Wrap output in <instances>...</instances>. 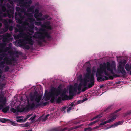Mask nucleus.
Here are the masks:
<instances>
[{
  "instance_id": "nucleus-1",
  "label": "nucleus",
  "mask_w": 131,
  "mask_h": 131,
  "mask_svg": "<svg viewBox=\"0 0 131 131\" xmlns=\"http://www.w3.org/2000/svg\"><path fill=\"white\" fill-rule=\"evenodd\" d=\"M87 72L85 75L83 79H81L80 81L78 89V91L81 90L82 86L84 87L82 89V91L84 92L88 88H90L94 85V78L93 74L91 73V69L89 67L86 68Z\"/></svg>"
},
{
  "instance_id": "nucleus-2",
  "label": "nucleus",
  "mask_w": 131,
  "mask_h": 131,
  "mask_svg": "<svg viewBox=\"0 0 131 131\" xmlns=\"http://www.w3.org/2000/svg\"><path fill=\"white\" fill-rule=\"evenodd\" d=\"M61 89L59 87L57 88L54 87H52L50 90V92H48L47 90H46L45 93V100L47 101L50 100L51 97L50 101L51 103H53L55 100V96H57L61 93Z\"/></svg>"
},
{
  "instance_id": "nucleus-3",
  "label": "nucleus",
  "mask_w": 131,
  "mask_h": 131,
  "mask_svg": "<svg viewBox=\"0 0 131 131\" xmlns=\"http://www.w3.org/2000/svg\"><path fill=\"white\" fill-rule=\"evenodd\" d=\"M45 29L43 28L39 29V31H37L34 34L33 37L36 38L38 39L39 40L38 41V43L39 45H41L42 43V42H45V38H46L47 39L51 38V37L49 33L45 31Z\"/></svg>"
},
{
  "instance_id": "nucleus-4",
  "label": "nucleus",
  "mask_w": 131,
  "mask_h": 131,
  "mask_svg": "<svg viewBox=\"0 0 131 131\" xmlns=\"http://www.w3.org/2000/svg\"><path fill=\"white\" fill-rule=\"evenodd\" d=\"M29 24L26 22H24L21 25H18V27L19 28V32H21L19 33L17 35H14L15 39H18L21 38H23L26 35V34L23 32L24 30H28L31 33H33V29L30 28H27L26 27V25H28Z\"/></svg>"
},
{
  "instance_id": "nucleus-5",
  "label": "nucleus",
  "mask_w": 131,
  "mask_h": 131,
  "mask_svg": "<svg viewBox=\"0 0 131 131\" xmlns=\"http://www.w3.org/2000/svg\"><path fill=\"white\" fill-rule=\"evenodd\" d=\"M2 95L0 97V110L2 109V111L3 113H6L9 111V107L7 106L4 107V106L6 105V97H4V94L2 93Z\"/></svg>"
},
{
  "instance_id": "nucleus-6",
  "label": "nucleus",
  "mask_w": 131,
  "mask_h": 131,
  "mask_svg": "<svg viewBox=\"0 0 131 131\" xmlns=\"http://www.w3.org/2000/svg\"><path fill=\"white\" fill-rule=\"evenodd\" d=\"M107 62L106 63H104L103 64H101L100 65V68H98L96 73V76H100V73L103 74L104 72L107 70Z\"/></svg>"
},
{
  "instance_id": "nucleus-7",
  "label": "nucleus",
  "mask_w": 131,
  "mask_h": 131,
  "mask_svg": "<svg viewBox=\"0 0 131 131\" xmlns=\"http://www.w3.org/2000/svg\"><path fill=\"white\" fill-rule=\"evenodd\" d=\"M116 117V115H115L113 116L110 119L102 122L100 123L99 126H96L93 128V129H97L101 127L103 125L107 123H109L112 122L114 120Z\"/></svg>"
},
{
  "instance_id": "nucleus-8",
  "label": "nucleus",
  "mask_w": 131,
  "mask_h": 131,
  "mask_svg": "<svg viewBox=\"0 0 131 131\" xmlns=\"http://www.w3.org/2000/svg\"><path fill=\"white\" fill-rule=\"evenodd\" d=\"M118 70L119 72L122 74L123 77L126 75L127 73L124 69V66L122 65V63L120 62L118 67Z\"/></svg>"
},
{
  "instance_id": "nucleus-9",
  "label": "nucleus",
  "mask_w": 131,
  "mask_h": 131,
  "mask_svg": "<svg viewBox=\"0 0 131 131\" xmlns=\"http://www.w3.org/2000/svg\"><path fill=\"white\" fill-rule=\"evenodd\" d=\"M42 104L41 103H39L36 104L35 105V103L34 102H32L31 104L29 103V101L28 102V105L26 106V108L28 110L29 109H32L34 108L35 107L37 108L39 106H41Z\"/></svg>"
},
{
  "instance_id": "nucleus-10",
  "label": "nucleus",
  "mask_w": 131,
  "mask_h": 131,
  "mask_svg": "<svg viewBox=\"0 0 131 131\" xmlns=\"http://www.w3.org/2000/svg\"><path fill=\"white\" fill-rule=\"evenodd\" d=\"M11 36V34L9 33H7L4 34L2 35L3 41L7 43L9 42L10 41V38Z\"/></svg>"
},
{
  "instance_id": "nucleus-11",
  "label": "nucleus",
  "mask_w": 131,
  "mask_h": 131,
  "mask_svg": "<svg viewBox=\"0 0 131 131\" xmlns=\"http://www.w3.org/2000/svg\"><path fill=\"white\" fill-rule=\"evenodd\" d=\"M17 13H16L15 16V19L17 20V23L21 24L23 23V20L24 18V15H22L18 17H16Z\"/></svg>"
},
{
  "instance_id": "nucleus-12",
  "label": "nucleus",
  "mask_w": 131,
  "mask_h": 131,
  "mask_svg": "<svg viewBox=\"0 0 131 131\" xmlns=\"http://www.w3.org/2000/svg\"><path fill=\"white\" fill-rule=\"evenodd\" d=\"M9 60H7L6 62H5V64L7 65H11L12 64V61L15 62L16 61V58L13 57H11L10 59H9Z\"/></svg>"
},
{
  "instance_id": "nucleus-13",
  "label": "nucleus",
  "mask_w": 131,
  "mask_h": 131,
  "mask_svg": "<svg viewBox=\"0 0 131 131\" xmlns=\"http://www.w3.org/2000/svg\"><path fill=\"white\" fill-rule=\"evenodd\" d=\"M43 14L41 12L37 14L36 16H34L37 21H42L45 20V18L43 17L40 18L42 16Z\"/></svg>"
},
{
  "instance_id": "nucleus-14",
  "label": "nucleus",
  "mask_w": 131,
  "mask_h": 131,
  "mask_svg": "<svg viewBox=\"0 0 131 131\" xmlns=\"http://www.w3.org/2000/svg\"><path fill=\"white\" fill-rule=\"evenodd\" d=\"M67 128H62L61 127H55L51 128L49 131H64L67 130Z\"/></svg>"
},
{
  "instance_id": "nucleus-15",
  "label": "nucleus",
  "mask_w": 131,
  "mask_h": 131,
  "mask_svg": "<svg viewBox=\"0 0 131 131\" xmlns=\"http://www.w3.org/2000/svg\"><path fill=\"white\" fill-rule=\"evenodd\" d=\"M123 122H122V121H118L115 123L113 124H112L110 125L109 127H107L106 129H108L112 127L114 128L118 125L121 124L123 123Z\"/></svg>"
},
{
  "instance_id": "nucleus-16",
  "label": "nucleus",
  "mask_w": 131,
  "mask_h": 131,
  "mask_svg": "<svg viewBox=\"0 0 131 131\" xmlns=\"http://www.w3.org/2000/svg\"><path fill=\"white\" fill-rule=\"evenodd\" d=\"M114 66L113 64H111L110 63H107V70L110 71L111 74L113 75H115V73L113 71V67Z\"/></svg>"
},
{
  "instance_id": "nucleus-17",
  "label": "nucleus",
  "mask_w": 131,
  "mask_h": 131,
  "mask_svg": "<svg viewBox=\"0 0 131 131\" xmlns=\"http://www.w3.org/2000/svg\"><path fill=\"white\" fill-rule=\"evenodd\" d=\"M102 74L100 73V76H96L97 77V80L99 82H102L105 80V78H104V75H102Z\"/></svg>"
},
{
  "instance_id": "nucleus-18",
  "label": "nucleus",
  "mask_w": 131,
  "mask_h": 131,
  "mask_svg": "<svg viewBox=\"0 0 131 131\" xmlns=\"http://www.w3.org/2000/svg\"><path fill=\"white\" fill-rule=\"evenodd\" d=\"M74 91H73V87L71 85L70 86L69 91V95L73 97L74 95Z\"/></svg>"
},
{
  "instance_id": "nucleus-19",
  "label": "nucleus",
  "mask_w": 131,
  "mask_h": 131,
  "mask_svg": "<svg viewBox=\"0 0 131 131\" xmlns=\"http://www.w3.org/2000/svg\"><path fill=\"white\" fill-rule=\"evenodd\" d=\"M5 22L6 23L5 24V27L2 30V32L3 33L7 32L8 30L9 25L8 24L7 22L5 20Z\"/></svg>"
},
{
  "instance_id": "nucleus-20",
  "label": "nucleus",
  "mask_w": 131,
  "mask_h": 131,
  "mask_svg": "<svg viewBox=\"0 0 131 131\" xmlns=\"http://www.w3.org/2000/svg\"><path fill=\"white\" fill-rule=\"evenodd\" d=\"M19 4H21V7L26 6V5L27 4V2H24V0H18Z\"/></svg>"
},
{
  "instance_id": "nucleus-21",
  "label": "nucleus",
  "mask_w": 131,
  "mask_h": 131,
  "mask_svg": "<svg viewBox=\"0 0 131 131\" xmlns=\"http://www.w3.org/2000/svg\"><path fill=\"white\" fill-rule=\"evenodd\" d=\"M23 12L24 15L28 17H31L33 16L32 13H28L25 11V9L23 10Z\"/></svg>"
},
{
  "instance_id": "nucleus-22",
  "label": "nucleus",
  "mask_w": 131,
  "mask_h": 131,
  "mask_svg": "<svg viewBox=\"0 0 131 131\" xmlns=\"http://www.w3.org/2000/svg\"><path fill=\"white\" fill-rule=\"evenodd\" d=\"M46 23L47 24V25H42V27L44 28H46V29H49L51 30L52 29V28L50 25H49V23Z\"/></svg>"
},
{
  "instance_id": "nucleus-23",
  "label": "nucleus",
  "mask_w": 131,
  "mask_h": 131,
  "mask_svg": "<svg viewBox=\"0 0 131 131\" xmlns=\"http://www.w3.org/2000/svg\"><path fill=\"white\" fill-rule=\"evenodd\" d=\"M125 69L127 71H130L131 70V65L130 66L128 64H126L125 66ZM130 74L131 75V71H130Z\"/></svg>"
},
{
  "instance_id": "nucleus-24",
  "label": "nucleus",
  "mask_w": 131,
  "mask_h": 131,
  "mask_svg": "<svg viewBox=\"0 0 131 131\" xmlns=\"http://www.w3.org/2000/svg\"><path fill=\"white\" fill-rule=\"evenodd\" d=\"M27 43L32 45L34 43V41L31 38H28L27 39Z\"/></svg>"
},
{
  "instance_id": "nucleus-25",
  "label": "nucleus",
  "mask_w": 131,
  "mask_h": 131,
  "mask_svg": "<svg viewBox=\"0 0 131 131\" xmlns=\"http://www.w3.org/2000/svg\"><path fill=\"white\" fill-rule=\"evenodd\" d=\"M35 6H31L30 7L27 8V11L28 12H34V8Z\"/></svg>"
},
{
  "instance_id": "nucleus-26",
  "label": "nucleus",
  "mask_w": 131,
  "mask_h": 131,
  "mask_svg": "<svg viewBox=\"0 0 131 131\" xmlns=\"http://www.w3.org/2000/svg\"><path fill=\"white\" fill-rule=\"evenodd\" d=\"M113 106L112 105H111L109 106L106 108L105 109L104 111L106 112H108L111 111L112 109L113 108Z\"/></svg>"
},
{
  "instance_id": "nucleus-27",
  "label": "nucleus",
  "mask_w": 131,
  "mask_h": 131,
  "mask_svg": "<svg viewBox=\"0 0 131 131\" xmlns=\"http://www.w3.org/2000/svg\"><path fill=\"white\" fill-rule=\"evenodd\" d=\"M21 46H23V48L24 49L29 50L30 48V47L29 45H26L25 44H23L21 45Z\"/></svg>"
},
{
  "instance_id": "nucleus-28",
  "label": "nucleus",
  "mask_w": 131,
  "mask_h": 131,
  "mask_svg": "<svg viewBox=\"0 0 131 131\" xmlns=\"http://www.w3.org/2000/svg\"><path fill=\"white\" fill-rule=\"evenodd\" d=\"M4 64H5L4 61H1L0 62V68L3 69L5 67Z\"/></svg>"
},
{
  "instance_id": "nucleus-29",
  "label": "nucleus",
  "mask_w": 131,
  "mask_h": 131,
  "mask_svg": "<svg viewBox=\"0 0 131 131\" xmlns=\"http://www.w3.org/2000/svg\"><path fill=\"white\" fill-rule=\"evenodd\" d=\"M8 119L3 118H0V121L3 123H5L6 122H8Z\"/></svg>"
},
{
  "instance_id": "nucleus-30",
  "label": "nucleus",
  "mask_w": 131,
  "mask_h": 131,
  "mask_svg": "<svg viewBox=\"0 0 131 131\" xmlns=\"http://www.w3.org/2000/svg\"><path fill=\"white\" fill-rule=\"evenodd\" d=\"M6 84L5 83H0V90L2 91L5 87Z\"/></svg>"
},
{
  "instance_id": "nucleus-31",
  "label": "nucleus",
  "mask_w": 131,
  "mask_h": 131,
  "mask_svg": "<svg viewBox=\"0 0 131 131\" xmlns=\"http://www.w3.org/2000/svg\"><path fill=\"white\" fill-rule=\"evenodd\" d=\"M8 123H9L12 125L14 126H17L18 124L15 123V122L13 121L9 120Z\"/></svg>"
},
{
  "instance_id": "nucleus-32",
  "label": "nucleus",
  "mask_w": 131,
  "mask_h": 131,
  "mask_svg": "<svg viewBox=\"0 0 131 131\" xmlns=\"http://www.w3.org/2000/svg\"><path fill=\"white\" fill-rule=\"evenodd\" d=\"M8 53L11 54H19L18 52L17 51L13 52L12 50L8 51Z\"/></svg>"
},
{
  "instance_id": "nucleus-33",
  "label": "nucleus",
  "mask_w": 131,
  "mask_h": 131,
  "mask_svg": "<svg viewBox=\"0 0 131 131\" xmlns=\"http://www.w3.org/2000/svg\"><path fill=\"white\" fill-rule=\"evenodd\" d=\"M41 99V97L39 96L38 97H36L35 99V101L38 103H39Z\"/></svg>"
},
{
  "instance_id": "nucleus-34",
  "label": "nucleus",
  "mask_w": 131,
  "mask_h": 131,
  "mask_svg": "<svg viewBox=\"0 0 131 131\" xmlns=\"http://www.w3.org/2000/svg\"><path fill=\"white\" fill-rule=\"evenodd\" d=\"M7 56V53L5 52H3L0 54V57L2 58L3 59L4 57H6Z\"/></svg>"
},
{
  "instance_id": "nucleus-35",
  "label": "nucleus",
  "mask_w": 131,
  "mask_h": 131,
  "mask_svg": "<svg viewBox=\"0 0 131 131\" xmlns=\"http://www.w3.org/2000/svg\"><path fill=\"white\" fill-rule=\"evenodd\" d=\"M20 118V117L19 116H17L16 117V118L17 119L16 120L17 122L20 123L23 122H24V121H23V119H18Z\"/></svg>"
},
{
  "instance_id": "nucleus-36",
  "label": "nucleus",
  "mask_w": 131,
  "mask_h": 131,
  "mask_svg": "<svg viewBox=\"0 0 131 131\" xmlns=\"http://www.w3.org/2000/svg\"><path fill=\"white\" fill-rule=\"evenodd\" d=\"M29 21L31 24H33L35 21V19L31 18H28Z\"/></svg>"
},
{
  "instance_id": "nucleus-37",
  "label": "nucleus",
  "mask_w": 131,
  "mask_h": 131,
  "mask_svg": "<svg viewBox=\"0 0 131 131\" xmlns=\"http://www.w3.org/2000/svg\"><path fill=\"white\" fill-rule=\"evenodd\" d=\"M98 121V120H97L94 121L93 122H91L88 124V126H91L95 124Z\"/></svg>"
},
{
  "instance_id": "nucleus-38",
  "label": "nucleus",
  "mask_w": 131,
  "mask_h": 131,
  "mask_svg": "<svg viewBox=\"0 0 131 131\" xmlns=\"http://www.w3.org/2000/svg\"><path fill=\"white\" fill-rule=\"evenodd\" d=\"M1 7V10L2 12H5L6 10V8L5 6L4 5H1L0 6Z\"/></svg>"
},
{
  "instance_id": "nucleus-39",
  "label": "nucleus",
  "mask_w": 131,
  "mask_h": 131,
  "mask_svg": "<svg viewBox=\"0 0 131 131\" xmlns=\"http://www.w3.org/2000/svg\"><path fill=\"white\" fill-rule=\"evenodd\" d=\"M18 25H20V24H17V25L16 26L18 28V29L17 28H16V27L15 28H14V30H15L14 32L15 33H17L18 32H19V33H21V32H19V28L18 27Z\"/></svg>"
},
{
  "instance_id": "nucleus-40",
  "label": "nucleus",
  "mask_w": 131,
  "mask_h": 131,
  "mask_svg": "<svg viewBox=\"0 0 131 131\" xmlns=\"http://www.w3.org/2000/svg\"><path fill=\"white\" fill-rule=\"evenodd\" d=\"M35 24L36 25L41 26V27L42 25H43L42 24V22L41 21H35Z\"/></svg>"
},
{
  "instance_id": "nucleus-41",
  "label": "nucleus",
  "mask_w": 131,
  "mask_h": 131,
  "mask_svg": "<svg viewBox=\"0 0 131 131\" xmlns=\"http://www.w3.org/2000/svg\"><path fill=\"white\" fill-rule=\"evenodd\" d=\"M79 127V126H78L71 127L69 128V129L68 130V131H70V130H73L74 129L78 128Z\"/></svg>"
},
{
  "instance_id": "nucleus-42",
  "label": "nucleus",
  "mask_w": 131,
  "mask_h": 131,
  "mask_svg": "<svg viewBox=\"0 0 131 131\" xmlns=\"http://www.w3.org/2000/svg\"><path fill=\"white\" fill-rule=\"evenodd\" d=\"M69 98V96L67 95H64V96L62 98V100H68Z\"/></svg>"
},
{
  "instance_id": "nucleus-43",
  "label": "nucleus",
  "mask_w": 131,
  "mask_h": 131,
  "mask_svg": "<svg viewBox=\"0 0 131 131\" xmlns=\"http://www.w3.org/2000/svg\"><path fill=\"white\" fill-rule=\"evenodd\" d=\"M35 95H30V100L31 101H33L35 99Z\"/></svg>"
},
{
  "instance_id": "nucleus-44",
  "label": "nucleus",
  "mask_w": 131,
  "mask_h": 131,
  "mask_svg": "<svg viewBox=\"0 0 131 131\" xmlns=\"http://www.w3.org/2000/svg\"><path fill=\"white\" fill-rule=\"evenodd\" d=\"M9 67L7 66H6L4 68V71L5 72H8L9 69Z\"/></svg>"
},
{
  "instance_id": "nucleus-45",
  "label": "nucleus",
  "mask_w": 131,
  "mask_h": 131,
  "mask_svg": "<svg viewBox=\"0 0 131 131\" xmlns=\"http://www.w3.org/2000/svg\"><path fill=\"white\" fill-rule=\"evenodd\" d=\"M62 99L60 97H59L56 100V101L57 103H60L61 102Z\"/></svg>"
},
{
  "instance_id": "nucleus-46",
  "label": "nucleus",
  "mask_w": 131,
  "mask_h": 131,
  "mask_svg": "<svg viewBox=\"0 0 131 131\" xmlns=\"http://www.w3.org/2000/svg\"><path fill=\"white\" fill-rule=\"evenodd\" d=\"M16 13H17V15L16 16V17H20L22 15V13L21 12H16L15 13V15L16 14Z\"/></svg>"
},
{
  "instance_id": "nucleus-47",
  "label": "nucleus",
  "mask_w": 131,
  "mask_h": 131,
  "mask_svg": "<svg viewBox=\"0 0 131 131\" xmlns=\"http://www.w3.org/2000/svg\"><path fill=\"white\" fill-rule=\"evenodd\" d=\"M6 43L3 42L0 44V47L3 48L6 46Z\"/></svg>"
},
{
  "instance_id": "nucleus-48",
  "label": "nucleus",
  "mask_w": 131,
  "mask_h": 131,
  "mask_svg": "<svg viewBox=\"0 0 131 131\" xmlns=\"http://www.w3.org/2000/svg\"><path fill=\"white\" fill-rule=\"evenodd\" d=\"M25 109V108H20L18 109L17 111L18 112H21L24 111Z\"/></svg>"
},
{
  "instance_id": "nucleus-49",
  "label": "nucleus",
  "mask_w": 131,
  "mask_h": 131,
  "mask_svg": "<svg viewBox=\"0 0 131 131\" xmlns=\"http://www.w3.org/2000/svg\"><path fill=\"white\" fill-rule=\"evenodd\" d=\"M39 13V10L38 9H35L34 12V16H36L37 14Z\"/></svg>"
},
{
  "instance_id": "nucleus-50",
  "label": "nucleus",
  "mask_w": 131,
  "mask_h": 131,
  "mask_svg": "<svg viewBox=\"0 0 131 131\" xmlns=\"http://www.w3.org/2000/svg\"><path fill=\"white\" fill-rule=\"evenodd\" d=\"M103 115V113H101L99 115H96V116L97 118H100L102 117Z\"/></svg>"
},
{
  "instance_id": "nucleus-51",
  "label": "nucleus",
  "mask_w": 131,
  "mask_h": 131,
  "mask_svg": "<svg viewBox=\"0 0 131 131\" xmlns=\"http://www.w3.org/2000/svg\"><path fill=\"white\" fill-rule=\"evenodd\" d=\"M34 25L33 24H31L29 25V26L27 27V28H30L34 29Z\"/></svg>"
},
{
  "instance_id": "nucleus-52",
  "label": "nucleus",
  "mask_w": 131,
  "mask_h": 131,
  "mask_svg": "<svg viewBox=\"0 0 131 131\" xmlns=\"http://www.w3.org/2000/svg\"><path fill=\"white\" fill-rule=\"evenodd\" d=\"M13 15L10 14L9 13H7V16L9 18H11L12 17H13Z\"/></svg>"
},
{
  "instance_id": "nucleus-53",
  "label": "nucleus",
  "mask_w": 131,
  "mask_h": 131,
  "mask_svg": "<svg viewBox=\"0 0 131 131\" xmlns=\"http://www.w3.org/2000/svg\"><path fill=\"white\" fill-rule=\"evenodd\" d=\"M10 49L11 48H9V47H6L5 48L4 50V51H3V52L4 51L5 52H6L10 50Z\"/></svg>"
},
{
  "instance_id": "nucleus-54",
  "label": "nucleus",
  "mask_w": 131,
  "mask_h": 131,
  "mask_svg": "<svg viewBox=\"0 0 131 131\" xmlns=\"http://www.w3.org/2000/svg\"><path fill=\"white\" fill-rule=\"evenodd\" d=\"M92 130V128H91L90 127H88L85 128L84 130V131H86L87 130H88V131H91V130Z\"/></svg>"
},
{
  "instance_id": "nucleus-55",
  "label": "nucleus",
  "mask_w": 131,
  "mask_h": 131,
  "mask_svg": "<svg viewBox=\"0 0 131 131\" xmlns=\"http://www.w3.org/2000/svg\"><path fill=\"white\" fill-rule=\"evenodd\" d=\"M50 116V115L49 114H48L46 115L45 116V117L43 118V120L44 121H45L46 120L47 117L49 116Z\"/></svg>"
},
{
  "instance_id": "nucleus-56",
  "label": "nucleus",
  "mask_w": 131,
  "mask_h": 131,
  "mask_svg": "<svg viewBox=\"0 0 131 131\" xmlns=\"http://www.w3.org/2000/svg\"><path fill=\"white\" fill-rule=\"evenodd\" d=\"M10 111L14 113H15L17 112L16 110L13 108H11Z\"/></svg>"
},
{
  "instance_id": "nucleus-57",
  "label": "nucleus",
  "mask_w": 131,
  "mask_h": 131,
  "mask_svg": "<svg viewBox=\"0 0 131 131\" xmlns=\"http://www.w3.org/2000/svg\"><path fill=\"white\" fill-rule=\"evenodd\" d=\"M1 14H2V17H6L7 15V14L5 13H2Z\"/></svg>"
},
{
  "instance_id": "nucleus-58",
  "label": "nucleus",
  "mask_w": 131,
  "mask_h": 131,
  "mask_svg": "<svg viewBox=\"0 0 131 131\" xmlns=\"http://www.w3.org/2000/svg\"><path fill=\"white\" fill-rule=\"evenodd\" d=\"M36 115H34L33 116L31 117L30 119V120L31 121L34 120L36 118Z\"/></svg>"
},
{
  "instance_id": "nucleus-59",
  "label": "nucleus",
  "mask_w": 131,
  "mask_h": 131,
  "mask_svg": "<svg viewBox=\"0 0 131 131\" xmlns=\"http://www.w3.org/2000/svg\"><path fill=\"white\" fill-rule=\"evenodd\" d=\"M8 12L10 13V14H11L13 15V14L14 13V11L13 10L10 9L8 11Z\"/></svg>"
},
{
  "instance_id": "nucleus-60",
  "label": "nucleus",
  "mask_w": 131,
  "mask_h": 131,
  "mask_svg": "<svg viewBox=\"0 0 131 131\" xmlns=\"http://www.w3.org/2000/svg\"><path fill=\"white\" fill-rule=\"evenodd\" d=\"M104 73L105 75L107 76H109V74L108 72L106 71V70L104 72Z\"/></svg>"
},
{
  "instance_id": "nucleus-61",
  "label": "nucleus",
  "mask_w": 131,
  "mask_h": 131,
  "mask_svg": "<svg viewBox=\"0 0 131 131\" xmlns=\"http://www.w3.org/2000/svg\"><path fill=\"white\" fill-rule=\"evenodd\" d=\"M3 59V61H4L5 62H6V61L7 60H8L9 59L8 57H4Z\"/></svg>"
},
{
  "instance_id": "nucleus-62",
  "label": "nucleus",
  "mask_w": 131,
  "mask_h": 131,
  "mask_svg": "<svg viewBox=\"0 0 131 131\" xmlns=\"http://www.w3.org/2000/svg\"><path fill=\"white\" fill-rule=\"evenodd\" d=\"M8 29L10 31H12L13 30V27L12 26H9V27H8Z\"/></svg>"
},
{
  "instance_id": "nucleus-63",
  "label": "nucleus",
  "mask_w": 131,
  "mask_h": 131,
  "mask_svg": "<svg viewBox=\"0 0 131 131\" xmlns=\"http://www.w3.org/2000/svg\"><path fill=\"white\" fill-rule=\"evenodd\" d=\"M29 126V124L28 123H26L24 125V127H27Z\"/></svg>"
},
{
  "instance_id": "nucleus-64",
  "label": "nucleus",
  "mask_w": 131,
  "mask_h": 131,
  "mask_svg": "<svg viewBox=\"0 0 131 131\" xmlns=\"http://www.w3.org/2000/svg\"><path fill=\"white\" fill-rule=\"evenodd\" d=\"M21 10L20 8L19 7H17L16 8V11L19 12Z\"/></svg>"
}]
</instances>
